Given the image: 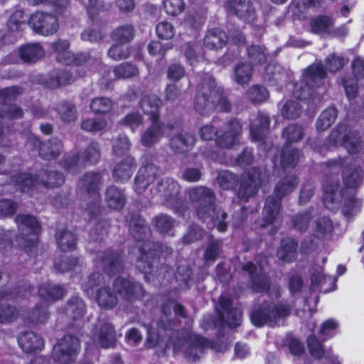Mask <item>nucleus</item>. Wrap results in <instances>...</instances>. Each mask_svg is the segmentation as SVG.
I'll return each instance as SVG.
<instances>
[{
  "instance_id": "obj_4",
  "label": "nucleus",
  "mask_w": 364,
  "mask_h": 364,
  "mask_svg": "<svg viewBox=\"0 0 364 364\" xmlns=\"http://www.w3.org/2000/svg\"><path fill=\"white\" fill-rule=\"evenodd\" d=\"M195 108L201 114L217 109L222 112L230 110V104L223 96L222 89L217 87L213 79L209 77L202 86L201 95L196 97Z\"/></svg>"
},
{
  "instance_id": "obj_43",
  "label": "nucleus",
  "mask_w": 364,
  "mask_h": 364,
  "mask_svg": "<svg viewBox=\"0 0 364 364\" xmlns=\"http://www.w3.org/2000/svg\"><path fill=\"white\" fill-rule=\"evenodd\" d=\"M61 147L60 141L57 140L53 142L43 143L40 145L39 154L45 159H53L58 155Z\"/></svg>"
},
{
  "instance_id": "obj_62",
  "label": "nucleus",
  "mask_w": 364,
  "mask_h": 364,
  "mask_svg": "<svg viewBox=\"0 0 364 364\" xmlns=\"http://www.w3.org/2000/svg\"><path fill=\"white\" fill-rule=\"evenodd\" d=\"M268 97V91L262 86H254L248 92V97L255 102H264Z\"/></svg>"
},
{
  "instance_id": "obj_6",
  "label": "nucleus",
  "mask_w": 364,
  "mask_h": 364,
  "mask_svg": "<svg viewBox=\"0 0 364 364\" xmlns=\"http://www.w3.org/2000/svg\"><path fill=\"white\" fill-rule=\"evenodd\" d=\"M297 183V178L293 176H288L277 183L275 188L276 198L269 197L267 199L263 211L264 224L261 228H265L274 223L280 209L281 198L291 193Z\"/></svg>"
},
{
  "instance_id": "obj_14",
  "label": "nucleus",
  "mask_w": 364,
  "mask_h": 364,
  "mask_svg": "<svg viewBox=\"0 0 364 364\" xmlns=\"http://www.w3.org/2000/svg\"><path fill=\"white\" fill-rule=\"evenodd\" d=\"M218 320L222 324H227L230 328H237L241 324L242 314L233 306V301L228 296H221L218 300Z\"/></svg>"
},
{
  "instance_id": "obj_15",
  "label": "nucleus",
  "mask_w": 364,
  "mask_h": 364,
  "mask_svg": "<svg viewBox=\"0 0 364 364\" xmlns=\"http://www.w3.org/2000/svg\"><path fill=\"white\" fill-rule=\"evenodd\" d=\"M100 263L102 272L112 277L120 274L124 269L123 252L109 248L102 252Z\"/></svg>"
},
{
  "instance_id": "obj_24",
  "label": "nucleus",
  "mask_w": 364,
  "mask_h": 364,
  "mask_svg": "<svg viewBox=\"0 0 364 364\" xmlns=\"http://www.w3.org/2000/svg\"><path fill=\"white\" fill-rule=\"evenodd\" d=\"M311 287L314 289L320 287V291L324 294L334 291L336 279L334 277L324 274L321 271L314 269L310 273Z\"/></svg>"
},
{
  "instance_id": "obj_57",
  "label": "nucleus",
  "mask_w": 364,
  "mask_h": 364,
  "mask_svg": "<svg viewBox=\"0 0 364 364\" xmlns=\"http://www.w3.org/2000/svg\"><path fill=\"white\" fill-rule=\"evenodd\" d=\"M156 32L159 38L168 40L175 35L173 26L167 21L159 23L156 27Z\"/></svg>"
},
{
  "instance_id": "obj_13",
  "label": "nucleus",
  "mask_w": 364,
  "mask_h": 364,
  "mask_svg": "<svg viewBox=\"0 0 364 364\" xmlns=\"http://www.w3.org/2000/svg\"><path fill=\"white\" fill-rule=\"evenodd\" d=\"M28 24L34 32L45 36L55 33L59 28L58 18L50 14L43 11H37L32 14Z\"/></svg>"
},
{
  "instance_id": "obj_46",
  "label": "nucleus",
  "mask_w": 364,
  "mask_h": 364,
  "mask_svg": "<svg viewBox=\"0 0 364 364\" xmlns=\"http://www.w3.org/2000/svg\"><path fill=\"white\" fill-rule=\"evenodd\" d=\"M250 279L253 292L264 294L269 292L271 284L269 279L257 273L255 276L251 277Z\"/></svg>"
},
{
  "instance_id": "obj_44",
  "label": "nucleus",
  "mask_w": 364,
  "mask_h": 364,
  "mask_svg": "<svg viewBox=\"0 0 364 364\" xmlns=\"http://www.w3.org/2000/svg\"><path fill=\"white\" fill-rule=\"evenodd\" d=\"M337 117V110L334 107H328L324 110L318 117L316 128L319 131L328 129L335 121Z\"/></svg>"
},
{
  "instance_id": "obj_52",
  "label": "nucleus",
  "mask_w": 364,
  "mask_h": 364,
  "mask_svg": "<svg viewBox=\"0 0 364 364\" xmlns=\"http://www.w3.org/2000/svg\"><path fill=\"white\" fill-rule=\"evenodd\" d=\"M321 0H294L291 4V9L294 16L301 18V12H304L307 6H316L319 4Z\"/></svg>"
},
{
  "instance_id": "obj_29",
  "label": "nucleus",
  "mask_w": 364,
  "mask_h": 364,
  "mask_svg": "<svg viewBox=\"0 0 364 364\" xmlns=\"http://www.w3.org/2000/svg\"><path fill=\"white\" fill-rule=\"evenodd\" d=\"M228 9L246 21L250 22L254 19V9L249 0H235L229 3Z\"/></svg>"
},
{
  "instance_id": "obj_58",
  "label": "nucleus",
  "mask_w": 364,
  "mask_h": 364,
  "mask_svg": "<svg viewBox=\"0 0 364 364\" xmlns=\"http://www.w3.org/2000/svg\"><path fill=\"white\" fill-rule=\"evenodd\" d=\"M109 56L116 60L127 58L129 56V51L127 46L122 43L113 45L109 52Z\"/></svg>"
},
{
  "instance_id": "obj_3",
  "label": "nucleus",
  "mask_w": 364,
  "mask_h": 364,
  "mask_svg": "<svg viewBox=\"0 0 364 364\" xmlns=\"http://www.w3.org/2000/svg\"><path fill=\"white\" fill-rule=\"evenodd\" d=\"M326 76V70L323 65L316 63L309 66L303 74V82L306 84L305 87L301 88V92L299 93L297 86L294 90V97L306 105L308 108H313L317 102H320L316 95L314 87L318 88L322 84V81Z\"/></svg>"
},
{
  "instance_id": "obj_30",
  "label": "nucleus",
  "mask_w": 364,
  "mask_h": 364,
  "mask_svg": "<svg viewBox=\"0 0 364 364\" xmlns=\"http://www.w3.org/2000/svg\"><path fill=\"white\" fill-rule=\"evenodd\" d=\"M135 169L134 159L127 156L122 162L117 164L113 171V176L117 181L124 182L128 181Z\"/></svg>"
},
{
  "instance_id": "obj_37",
  "label": "nucleus",
  "mask_w": 364,
  "mask_h": 364,
  "mask_svg": "<svg viewBox=\"0 0 364 364\" xmlns=\"http://www.w3.org/2000/svg\"><path fill=\"white\" fill-rule=\"evenodd\" d=\"M228 37L220 28H214L208 31L204 38L205 46L210 49L222 48L226 43Z\"/></svg>"
},
{
  "instance_id": "obj_64",
  "label": "nucleus",
  "mask_w": 364,
  "mask_h": 364,
  "mask_svg": "<svg viewBox=\"0 0 364 364\" xmlns=\"http://www.w3.org/2000/svg\"><path fill=\"white\" fill-rule=\"evenodd\" d=\"M61 119L65 122H71L76 118L75 109L73 105L70 103L62 104L58 109Z\"/></svg>"
},
{
  "instance_id": "obj_33",
  "label": "nucleus",
  "mask_w": 364,
  "mask_h": 364,
  "mask_svg": "<svg viewBox=\"0 0 364 364\" xmlns=\"http://www.w3.org/2000/svg\"><path fill=\"white\" fill-rule=\"evenodd\" d=\"M269 124L268 116L265 114H259L250 124V134L253 140H262L266 135Z\"/></svg>"
},
{
  "instance_id": "obj_53",
  "label": "nucleus",
  "mask_w": 364,
  "mask_h": 364,
  "mask_svg": "<svg viewBox=\"0 0 364 364\" xmlns=\"http://www.w3.org/2000/svg\"><path fill=\"white\" fill-rule=\"evenodd\" d=\"M301 105L296 101H288L282 107L281 113L285 118H294L299 116Z\"/></svg>"
},
{
  "instance_id": "obj_51",
  "label": "nucleus",
  "mask_w": 364,
  "mask_h": 364,
  "mask_svg": "<svg viewBox=\"0 0 364 364\" xmlns=\"http://www.w3.org/2000/svg\"><path fill=\"white\" fill-rule=\"evenodd\" d=\"M112 38L114 41L125 44L133 38V28L131 26L119 27L113 32Z\"/></svg>"
},
{
  "instance_id": "obj_45",
  "label": "nucleus",
  "mask_w": 364,
  "mask_h": 364,
  "mask_svg": "<svg viewBox=\"0 0 364 364\" xmlns=\"http://www.w3.org/2000/svg\"><path fill=\"white\" fill-rule=\"evenodd\" d=\"M18 311L17 308L9 304H0V323L9 324L17 319Z\"/></svg>"
},
{
  "instance_id": "obj_42",
  "label": "nucleus",
  "mask_w": 364,
  "mask_h": 364,
  "mask_svg": "<svg viewBox=\"0 0 364 364\" xmlns=\"http://www.w3.org/2000/svg\"><path fill=\"white\" fill-rule=\"evenodd\" d=\"M333 26V20L326 16H319L311 21L312 32L318 34L329 33Z\"/></svg>"
},
{
  "instance_id": "obj_2",
  "label": "nucleus",
  "mask_w": 364,
  "mask_h": 364,
  "mask_svg": "<svg viewBox=\"0 0 364 364\" xmlns=\"http://www.w3.org/2000/svg\"><path fill=\"white\" fill-rule=\"evenodd\" d=\"M291 306L287 303L264 300L252 306L250 312L252 324L257 328L264 326H275L280 320L287 318L291 314Z\"/></svg>"
},
{
  "instance_id": "obj_20",
  "label": "nucleus",
  "mask_w": 364,
  "mask_h": 364,
  "mask_svg": "<svg viewBox=\"0 0 364 364\" xmlns=\"http://www.w3.org/2000/svg\"><path fill=\"white\" fill-rule=\"evenodd\" d=\"M53 47L57 60L63 64L70 65L75 63L77 65L86 60V56L84 54L75 57L70 53L68 50L69 43L65 40H60L55 42Z\"/></svg>"
},
{
  "instance_id": "obj_54",
  "label": "nucleus",
  "mask_w": 364,
  "mask_h": 364,
  "mask_svg": "<svg viewBox=\"0 0 364 364\" xmlns=\"http://www.w3.org/2000/svg\"><path fill=\"white\" fill-rule=\"evenodd\" d=\"M112 107L111 100L107 97H97L90 104L91 109L96 113H105L109 111Z\"/></svg>"
},
{
  "instance_id": "obj_49",
  "label": "nucleus",
  "mask_w": 364,
  "mask_h": 364,
  "mask_svg": "<svg viewBox=\"0 0 364 364\" xmlns=\"http://www.w3.org/2000/svg\"><path fill=\"white\" fill-rule=\"evenodd\" d=\"M361 207V201L358 198L350 196L346 199L343 207V213L347 218L357 214Z\"/></svg>"
},
{
  "instance_id": "obj_22",
  "label": "nucleus",
  "mask_w": 364,
  "mask_h": 364,
  "mask_svg": "<svg viewBox=\"0 0 364 364\" xmlns=\"http://www.w3.org/2000/svg\"><path fill=\"white\" fill-rule=\"evenodd\" d=\"M66 292L64 287L51 282L43 283L38 289V296L47 302H56L62 299Z\"/></svg>"
},
{
  "instance_id": "obj_19",
  "label": "nucleus",
  "mask_w": 364,
  "mask_h": 364,
  "mask_svg": "<svg viewBox=\"0 0 364 364\" xmlns=\"http://www.w3.org/2000/svg\"><path fill=\"white\" fill-rule=\"evenodd\" d=\"M241 132L240 124L237 121L231 122L225 126L223 133L218 135L216 143L221 148L229 149L239 142Z\"/></svg>"
},
{
  "instance_id": "obj_32",
  "label": "nucleus",
  "mask_w": 364,
  "mask_h": 364,
  "mask_svg": "<svg viewBox=\"0 0 364 364\" xmlns=\"http://www.w3.org/2000/svg\"><path fill=\"white\" fill-rule=\"evenodd\" d=\"M156 172V167L154 165H148L141 167L135 178V190L140 193L149 183L154 181Z\"/></svg>"
},
{
  "instance_id": "obj_47",
  "label": "nucleus",
  "mask_w": 364,
  "mask_h": 364,
  "mask_svg": "<svg viewBox=\"0 0 364 364\" xmlns=\"http://www.w3.org/2000/svg\"><path fill=\"white\" fill-rule=\"evenodd\" d=\"M78 263L77 257H60L54 261V268L58 273H64L73 270Z\"/></svg>"
},
{
  "instance_id": "obj_1",
  "label": "nucleus",
  "mask_w": 364,
  "mask_h": 364,
  "mask_svg": "<svg viewBox=\"0 0 364 364\" xmlns=\"http://www.w3.org/2000/svg\"><path fill=\"white\" fill-rule=\"evenodd\" d=\"M132 235L139 255L136 259V267L144 275L154 269V263L161 257L171 255L173 250L159 242L151 240V229H129Z\"/></svg>"
},
{
  "instance_id": "obj_50",
  "label": "nucleus",
  "mask_w": 364,
  "mask_h": 364,
  "mask_svg": "<svg viewBox=\"0 0 364 364\" xmlns=\"http://www.w3.org/2000/svg\"><path fill=\"white\" fill-rule=\"evenodd\" d=\"M117 78H128L136 75L139 73L138 68L129 63H122L116 67L114 70Z\"/></svg>"
},
{
  "instance_id": "obj_28",
  "label": "nucleus",
  "mask_w": 364,
  "mask_h": 364,
  "mask_svg": "<svg viewBox=\"0 0 364 364\" xmlns=\"http://www.w3.org/2000/svg\"><path fill=\"white\" fill-rule=\"evenodd\" d=\"M96 301L98 305L105 310L115 308L118 304V297L109 287H103L97 291Z\"/></svg>"
},
{
  "instance_id": "obj_25",
  "label": "nucleus",
  "mask_w": 364,
  "mask_h": 364,
  "mask_svg": "<svg viewBox=\"0 0 364 364\" xmlns=\"http://www.w3.org/2000/svg\"><path fill=\"white\" fill-rule=\"evenodd\" d=\"M298 256V242L294 239L282 240L277 257L284 263H292Z\"/></svg>"
},
{
  "instance_id": "obj_41",
  "label": "nucleus",
  "mask_w": 364,
  "mask_h": 364,
  "mask_svg": "<svg viewBox=\"0 0 364 364\" xmlns=\"http://www.w3.org/2000/svg\"><path fill=\"white\" fill-rule=\"evenodd\" d=\"M323 339L320 341L316 335L311 334L306 338V345L310 355L315 359L321 360L325 356L326 350Z\"/></svg>"
},
{
  "instance_id": "obj_48",
  "label": "nucleus",
  "mask_w": 364,
  "mask_h": 364,
  "mask_svg": "<svg viewBox=\"0 0 364 364\" xmlns=\"http://www.w3.org/2000/svg\"><path fill=\"white\" fill-rule=\"evenodd\" d=\"M76 69L72 68L70 70H63L55 77V79L51 77L48 82L47 85L50 88H56L60 85L71 83L74 81L75 77L73 75V72H75Z\"/></svg>"
},
{
  "instance_id": "obj_63",
  "label": "nucleus",
  "mask_w": 364,
  "mask_h": 364,
  "mask_svg": "<svg viewBox=\"0 0 364 364\" xmlns=\"http://www.w3.org/2000/svg\"><path fill=\"white\" fill-rule=\"evenodd\" d=\"M106 122L102 119H88L82 122V129L87 132H98L103 129Z\"/></svg>"
},
{
  "instance_id": "obj_39",
  "label": "nucleus",
  "mask_w": 364,
  "mask_h": 364,
  "mask_svg": "<svg viewBox=\"0 0 364 364\" xmlns=\"http://www.w3.org/2000/svg\"><path fill=\"white\" fill-rule=\"evenodd\" d=\"M105 201L109 208L118 210L124 205L125 197L121 190L115 186H111L107 190Z\"/></svg>"
},
{
  "instance_id": "obj_61",
  "label": "nucleus",
  "mask_w": 364,
  "mask_h": 364,
  "mask_svg": "<svg viewBox=\"0 0 364 364\" xmlns=\"http://www.w3.org/2000/svg\"><path fill=\"white\" fill-rule=\"evenodd\" d=\"M164 6L168 15L176 16L184 9V2L183 0H165Z\"/></svg>"
},
{
  "instance_id": "obj_31",
  "label": "nucleus",
  "mask_w": 364,
  "mask_h": 364,
  "mask_svg": "<svg viewBox=\"0 0 364 364\" xmlns=\"http://www.w3.org/2000/svg\"><path fill=\"white\" fill-rule=\"evenodd\" d=\"M100 159L98 145L91 144L83 154V156H74L68 163V168H71L73 165H85L86 164H95Z\"/></svg>"
},
{
  "instance_id": "obj_11",
  "label": "nucleus",
  "mask_w": 364,
  "mask_h": 364,
  "mask_svg": "<svg viewBox=\"0 0 364 364\" xmlns=\"http://www.w3.org/2000/svg\"><path fill=\"white\" fill-rule=\"evenodd\" d=\"M179 185L174 180L166 178L158 185V192L164 198L167 206L173 208L176 213H182L186 208L185 203L178 198Z\"/></svg>"
},
{
  "instance_id": "obj_23",
  "label": "nucleus",
  "mask_w": 364,
  "mask_h": 364,
  "mask_svg": "<svg viewBox=\"0 0 364 364\" xmlns=\"http://www.w3.org/2000/svg\"><path fill=\"white\" fill-rule=\"evenodd\" d=\"M50 315V314L47 307L36 304L26 313L22 314L21 318L26 324L38 326L47 323Z\"/></svg>"
},
{
  "instance_id": "obj_34",
  "label": "nucleus",
  "mask_w": 364,
  "mask_h": 364,
  "mask_svg": "<svg viewBox=\"0 0 364 364\" xmlns=\"http://www.w3.org/2000/svg\"><path fill=\"white\" fill-rule=\"evenodd\" d=\"M343 181L346 186L348 188H356L361 181L363 175L361 171L355 164H348L345 163L343 171Z\"/></svg>"
},
{
  "instance_id": "obj_40",
  "label": "nucleus",
  "mask_w": 364,
  "mask_h": 364,
  "mask_svg": "<svg viewBox=\"0 0 364 364\" xmlns=\"http://www.w3.org/2000/svg\"><path fill=\"white\" fill-rule=\"evenodd\" d=\"M195 137L188 133L181 134L171 139V146L176 151L183 152L193 147Z\"/></svg>"
},
{
  "instance_id": "obj_9",
  "label": "nucleus",
  "mask_w": 364,
  "mask_h": 364,
  "mask_svg": "<svg viewBox=\"0 0 364 364\" xmlns=\"http://www.w3.org/2000/svg\"><path fill=\"white\" fill-rule=\"evenodd\" d=\"M80 350V340L75 336L65 334L53 346L52 355L56 363L70 364L76 360Z\"/></svg>"
},
{
  "instance_id": "obj_12",
  "label": "nucleus",
  "mask_w": 364,
  "mask_h": 364,
  "mask_svg": "<svg viewBox=\"0 0 364 364\" xmlns=\"http://www.w3.org/2000/svg\"><path fill=\"white\" fill-rule=\"evenodd\" d=\"M190 198L193 203H197V212L201 218L205 220V214L213 218L215 212L214 196L210 189L205 187H196L190 190Z\"/></svg>"
},
{
  "instance_id": "obj_18",
  "label": "nucleus",
  "mask_w": 364,
  "mask_h": 364,
  "mask_svg": "<svg viewBox=\"0 0 364 364\" xmlns=\"http://www.w3.org/2000/svg\"><path fill=\"white\" fill-rule=\"evenodd\" d=\"M20 348L26 353H36L45 346L44 339L33 331H22L17 337Z\"/></svg>"
},
{
  "instance_id": "obj_38",
  "label": "nucleus",
  "mask_w": 364,
  "mask_h": 364,
  "mask_svg": "<svg viewBox=\"0 0 364 364\" xmlns=\"http://www.w3.org/2000/svg\"><path fill=\"white\" fill-rule=\"evenodd\" d=\"M44 55V50L38 43L28 44L19 49V55L25 62H36Z\"/></svg>"
},
{
  "instance_id": "obj_16",
  "label": "nucleus",
  "mask_w": 364,
  "mask_h": 364,
  "mask_svg": "<svg viewBox=\"0 0 364 364\" xmlns=\"http://www.w3.org/2000/svg\"><path fill=\"white\" fill-rule=\"evenodd\" d=\"M19 234L16 235L15 241L17 246L28 256L36 257L39 243V235L41 229H20Z\"/></svg>"
},
{
  "instance_id": "obj_17",
  "label": "nucleus",
  "mask_w": 364,
  "mask_h": 364,
  "mask_svg": "<svg viewBox=\"0 0 364 364\" xmlns=\"http://www.w3.org/2000/svg\"><path fill=\"white\" fill-rule=\"evenodd\" d=\"M261 184L260 171L255 168H251L243 176L238 192L239 198L247 200L249 198L255 196Z\"/></svg>"
},
{
  "instance_id": "obj_21",
  "label": "nucleus",
  "mask_w": 364,
  "mask_h": 364,
  "mask_svg": "<svg viewBox=\"0 0 364 364\" xmlns=\"http://www.w3.org/2000/svg\"><path fill=\"white\" fill-rule=\"evenodd\" d=\"M64 313L70 318L73 323L80 322L86 313V305L79 296H72L64 306Z\"/></svg>"
},
{
  "instance_id": "obj_59",
  "label": "nucleus",
  "mask_w": 364,
  "mask_h": 364,
  "mask_svg": "<svg viewBox=\"0 0 364 364\" xmlns=\"http://www.w3.org/2000/svg\"><path fill=\"white\" fill-rule=\"evenodd\" d=\"M188 346L200 349V351H205L208 348H213V346L207 338L198 334L190 336Z\"/></svg>"
},
{
  "instance_id": "obj_8",
  "label": "nucleus",
  "mask_w": 364,
  "mask_h": 364,
  "mask_svg": "<svg viewBox=\"0 0 364 364\" xmlns=\"http://www.w3.org/2000/svg\"><path fill=\"white\" fill-rule=\"evenodd\" d=\"M112 289L117 296L130 303L142 301L147 295L143 284L129 277H117L112 282Z\"/></svg>"
},
{
  "instance_id": "obj_26",
  "label": "nucleus",
  "mask_w": 364,
  "mask_h": 364,
  "mask_svg": "<svg viewBox=\"0 0 364 364\" xmlns=\"http://www.w3.org/2000/svg\"><path fill=\"white\" fill-rule=\"evenodd\" d=\"M55 240L58 249L62 252H73L77 247V235L69 229H58Z\"/></svg>"
},
{
  "instance_id": "obj_36",
  "label": "nucleus",
  "mask_w": 364,
  "mask_h": 364,
  "mask_svg": "<svg viewBox=\"0 0 364 364\" xmlns=\"http://www.w3.org/2000/svg\"><path fill=\"white\" fill-rule=\"evenodd\" d=\"M341 196L338 185L324 186L323 203L328 209L332 210L336 209L341 202Z\"/></svg>"
},
{
  "instance_id": "obj_35",
  "label": "nucleus",
  "mask_w": 364,
  "mask_h": 364,
  "mask_svg": "<svg viewBox=\"0 0 364 364\" xmlns=\"http://www.w3.org/2000/svg\"><path fill=\"white\" fill-rule=\"evenodd\" d=\"M101 176L97 173H88L80 181V186L84 188L88 193L93 196L94 198H99L100 185Z\"/></svg>"
},
{
  "instance_id": "obj_10",
  "label": "nucleus",
  "mask_w": 364,
  "mask_h": 364,
  "mask_svg": "<svg viewBox=\"0 0 364 364\" xmlns=\"http://www.w3.org/2000/svg\"><path fill=\"white\" fill-rule=\"evenodd\" d=\"M304 136L303 129L297 125H289L284 132L283 137L287 140V147L281 157V165L283 168L294 167L299 158L297 149H290L288 144L296 142Z\"/></svg>"
},
{
  "instance_id": "obj_60",
  "label": "nucleus",
  "mask_w": 364,
  "mask_h": 364,
  "mask_svg": "<svg viewBox=\"0 0 364 364\" xmlns=\"http://www.w3.org/2000/svg\"><path fill=\"white\" fill-rule=\"evenodd\" d=\"M338 326V323L333 318H328L322 323L319 333L323 336V341H326L334 336V333H331L334 331Z\"/></svg>"
},
{
  "instance_id": "obj_5",
  "label": "nucleus",
  "mask_w": 364,
  "mask_h": 364,
  "mask_svg": "<svg viewBox=\"0 0 364 364\" xmlns=\"http://www.w3.org/2000/svg\"><path fill=\"white\" fill-rule=\"evenodd\" d=\"M161 104L160 99L154 95L146 96L141 102V108L151 120V127L141 136L144 146H151L156 143L162 134L161 127L158 122L159 108Z\"/></svg>"
},
{
  "instance_id": "obj_27",
  "label": "nucleus",
  "mask_w": 364,
  "mask_h": 364,
  "mask_svg": "<svg viewBox=\"0 0 364 364\" xmlns=\"http://www.w3.org/2000/svg\"><path fill=\"white\" fill-rule=\"evenodd\" d=\"M117 333L114 326L109 323H103L99 330L98 343L105 349L114 348L117 343Z\"/></svg>"
},
{
  "instance_id": "obj_55",
  "label": "nucleus",
  "mask_w": 364,
  "mask_h": 364,
  "mask_svg": "<svg viewBox=\"0 0 364 364\" xmlns=\"http://www.w3.org/2000/svg\"><path fill=\"white\" fill-rule=\"evenodd\" d=\"M218 181L223 189H231L236 185L237 178L231 172L224 171L219 173Z\"/></svg>"
},
{
  "instance_id": "obj_7",
  "label": "nucleus",
  "mask_w": 364,
  "mask_h": 364,
  "mask_svg": "<svg viewBox=\"0 0 364 364\" xmlns=\"http://www.w3.org/2000/svg\"><path fill=\"white\" fill-rule=\"evenodd\" d=\"M328 142L343 146L349 154H357L364 149V135H360L348 126L339 125L328 138Z\"/></svg>"
},
{
  "instance_id": "obj_56",
  "label": "nucleus",
  "mask_w": 364,
  "mask_h": 364,
  "mask_svg": "<svg viewBox=\"0 0 364 364\" xmlns=\"http://www.w3.org/2000/svg\"><path fill=\"white\" fill-rule=\"evenodd\" d=\"M252 66L248 63L238 65L235 68V80L238 84L247 83L251 76Z\"/></svg>"
}]
</instances>
